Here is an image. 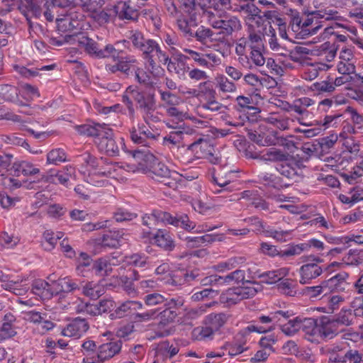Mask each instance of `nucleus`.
<instances>
[{
	"label": "nucleus",
	"mask_w": 363,
	"mask_h": 363,
	"mask_svg": "<svg viewBox=\"0 0 363 363\" xmlns=\"http://www.w3.org/2000/svg\"><path fill=\"white\" fill-rule=\"evenodd\" d=\"M67 160V155L62 148H56L50 150L47 155V162L49 164H59Z\"/></svg>",
	"instance_id": "57"
},
{
	"label": "nucleus",
	"mask_w": 363,
	"mask_h": 363,
	"mask_svg": "<svg viewBox=\"0 0 363 363\" xmlns=\"http://www.w3.org/2000/svg\"><path fill=\"white\" fill-rule=\"evenodd\" d=\"M316 337L332 339L339 333V326L332 318L326 316L320 318L318 325Z\"/></svg>",
	"instance_id": "20"
},
{
	"label": "nucleus",
	"mask_w": 363,
	"mask_h": 363,
	"mask_svg": "<svg viewBox=\"0 0 363 363\" xmlns=\"http://www.w3.org/2000/svg\"><path fill=\"white\" fill-rule=\"evenodd\" d=\"M150 170L155 175V179L165 185L173 187L176 184L172 178L174 175H177V172H172L164 163L157 161L151 165Z\"/></svg>",
	"instance_id": "17"
},
{
	"label": "nucleus",
	"mask_w": 363,
	"mask_h": 363,
	"mask_svg": "<svg viewBox=\"0 0 363 363\" xmlns=\"http://www.w3.org/2000/svg\"><path fill=\"white\" fill-rule=\"evenodd\" d=\"M158 92L160 94V99L162 103V106L164 109H167L169 107L179 105L181 99L177 95L172 94L169 91H163L162 89H159Z\"/></svg>",
	"instance_id": "49"
},
{
	"label": "nucleus",
	"mask_w": 363,
	"mask_h": 363,
	"mask_svg": "<svg viewBox=\"0 0 363 363\" xmlns=\"http://www.w3.org/2000/svg\"><path fill=\"white\" fill-rule=\"evenodd\" d=\"M143 308V303L137 301H125L121 303L110 314L111 319L122 318Z\"/></svg>",
	"instance_id": "21"
},
{
	"label": "nucleus",
	"mask_w": 363,
	"mask_h": 363,
	"mask_svg": "<svg viewBox=\"0 0 363 363\" xmlns=\"http://www.w3.org/2000/svg\"><path fill=\"white\" fill-rule=\"evenodd\" d=\"M338 136L336 134H332L329 136L323 138L320 141L317 142L320 145V152L321 157L328 153L329 150L333 148L337 141Z\"/></svg>",
	"instance_id": "56"
},
{
	"label": "nucleus",
	"mask_w": 363,
	"mask_h": 363,
	"mask_svg": "<svg viewBox=\"0 0 363 363\" xmlns=\"http://www.w3.org/2000/svg\"><path fill=\"white\" fill-rule=\"evenodd\" d=\"M342 263L347 266H359L363 264V250H350L342 257Z\"/></svg>",
	"instance_id": "43"
},
{
	"label": "nucleus",
	"mask_w": 363,
	"mask_h": 363,
	"mask_svg": "<svg viewBox=\"0 0 363 363\" xmlns=\"http://www.w3.org/2000/svg\"><path fill=\"white\" fill-rule=\"evenodd\" d=\"M213 152H215L213 147L203 138L198 139L189 145L186 149V153L193 155L195 159L206 158L211 163L216 164L219 162V158L215 156Z\"/></svg>",
	"instance_id": "8"
},
{
	"label": "nucleus",
	"mask_w": 363,
	"mask_h": 363,
	"mask_svg": "<svg viewBox=\"0 0 363 363\" xmlns=\"http://www.w3.org/2000/svg\"><path fill=\"white\" fill-rule=\"evenodd\" d=\"M225 313H211L206 317L205 324L208 325L215 332L220 330L228 320Z\"/></svg>",
	"instance_id": "36"
},
{
	"label": "nucleus",
	"mask_w": 363,
	"mask_h": 363,
	"mask_svg": "<svg viewBox=\"0 0 363 363\" xmlns=\"http://www.w3.org/2000/svg\"><path fill=\"white\" fill-rule=\"evenodd\" d=\"M89 329V324L84 318L79 317L74 318L67 327L62 330L64 336L79 338Z\"/></svg>",
	"instance_id": "25"
},
{
	"label": "nucleus",
	"mask_w": 363,
	"mask_h": 363,
	"mask_svg": "<svg viewBox=\"0 0 363 363\" xmlns=\"http://www.w3.org/2000/svg\"><path fill=\"white\" fill-rule=\"evenodd\" d=\"M167 116L172 118V123L174 125H179V123L183 122L189 118L186 111L179 108V106H174L165 109Z\"/></svg>",
	"instance_id": "41"
},
{
	"label": "nucleus",
	"mask_w": 363,
	"mask_h": 363,
	"mask_svg": "<svg viewBox=\"0 0 363 363\" xmlns=\"http://www.w3.org/2000/svg\"><path fill=\"white\" fill-rule=\"evenodd\" d=\"M216 332L208 325L198 327L193 331V335L199 340H209L213 337Z\"/></svg>",
	"instance_id": "61"
},
{
	"label": "nucleus",
	"mask_w": 363,
	"mask_h": 363,
	"mask_svg": "<svg viewBox=\"0 0 363 363\" xmlns=\"http://www.w3.org/2000/svg\"><path fill=\"white\" fill-rule=\"evenodd\" d=\"M208 21L213 28L220 30V33L224 35H230L234 32L241 29V23L239 18L225 12H222L218 15L211 11L207 12Z\"/></svg>",
	"instance_id": "5"
},
{
	"label": "nucleus",
	"mask_w": 363,
	"mask_h": 363,
	"mask_svg": "<svg viewBox=\"0 0 363 363\" xmlns=\"http://www.w3.org/2000/svg\"><path fill=\"white\" fill-rule=\"evenodd\" d=\"M74 175L75 169L72 166L69 165L65 167L62 170L59 171L55 174V178L60 184L67 186L70 178L74 177Z\"/></svg>",
	"instance_id": "60"
},
{
	"label": "nucleus",
	"mask_w": 363,
	"mask_h": 363,
	"mask_svg": "<svg viewBox=\"0 0 363 363\" xmlns=\"http://www.w3.org/2000/svg\"><path fill=\"white\" fill-rule=\"evenodd\" d=\"M199 16L200 14L195 8L184 10L183 13L178 17L177 20V26L186 37H187V35L191 34L192 28L199 25Z\"/></svg>",
	"instance_id": "11"
},
{
	"label": "nucleus",
	"mask_w": 363,
	"mask_h": 363,
	"mask_svg": "<svg viewBox=\"0 0 363 363\" xmlns=\"http://www.w3.org/2000/svg\"><path fill=\"white\" fill-rule=\"evenodd\" d=\"M117 15L122 20H135L138 18V12L133 9L128 2L123 1L117 8Z\"/></svg>",
	"instance_id": "45"
},
{
	"label": "nucleus",
	"mask_w": 363,
	"mask_h": 363,
	"mask_svg": "<svg viewBox=\"0 0 363 363\" xmlns=\"http://www.w3.org/2000/svg\"><path fill=\"white\" fill-rule=\"evenodd\" d=\"M246 283L250 285L229 289L222 294L220 301L228 306L234 305L241 300L252 298L262 289V286L258 282L246 281Z\"/></svg>",
	"instance_id": "4"
},
{
	"label": "nucleus",
	"mask_w": 363,
	"mask_h": 363,
	"mask_svg": "<svg viewBox=\"0 0 363 363\" xmlns=\"http://www.w3.org/2000/svg\"><path fill=\"white\" fill-rule=\"evenodd\" d=\"M156 309H150L143 312L136 311L133 316V320L135 323H142L149 322L156 319Z\"/></svg>",
	"instance_id": "59"
},
{
	"label": "nucleus",
	"mask_w": 363,
	"mask_h": 363,
	"mask_svg": "<svg viewBox=\"0 0 363 363\" xmlns=\"http://www.w3.org/2000/svg\"><path fill=\"white\" fill-rule=\"evenodd\" d=\"M154 239L157 246L167 251H172L175 247L174 240L167 230L159 229L154 235Z\"/></svg>",
	"instance_id": "30"
},
{
	"label": "nucleus",
	"mask_w": 363,
	"mask_h": 363,
	"mask_svg": "<svg viewBox=\"0 0 363 363\" xmlns=\"http://www.w3.org/2000/svg\"><path fill=\"white\" fill-rule=\"evenodd\" d=\"M249 138L259 146L284 145L286 141L278 135L277 131L264 125H259L257 130L249 133Z\"/></svg>",
	"instance_id": "6"
},
{
	"label": "nucleus",
	"mask_w": 363,
	"mask_h": 363,
	"mask_svg": "<svg viewBox=\"0 0 363 363\" xmlns=\"http://www.w3.org/2000/svg\"><path fill=\"white\" fill-rule=\"evenodd\" d=\"M345 301V298L340 295H330L327 297V305L325 312L333 313L337 310L340 305Z\"/></svg>",
	"instance_id": "62"
},
{
	"label": "nucleus",
	"mask_w": 363,
	"mask_h": 363,
	"mask_svg": "<svg viewBox=\"0 0 363 363\" xmlns=\"http://www.w3.org/2000/svg\"><path fill=\"white\" fill-rule=\"evenodd\" d=\"M235 173L236 172L228 170L227 172H220L217 176H213V182L217 186H215L213 192L220 194L231 191L233 188L229 185L235 179Z\"/></svg>",
	"instance_id": "23"
},
{
	"label": "nucleus",
	"mask_w": 363,
	"mask_h": 363,
	"mask_svg": "<svg viewBox=\"0 0 363 363\" xmlns=\"http://www.w3.org/2000/svg\"><path fill=\"white\" fill-rule=\"evenodd\" d=\"M75 0H45L44 17L50 22H52L55 16L58 14V9H75Z\"/></svg>",
	"instance_id": "16"
},
{
	"label": "nucleus",
	"mask_w": 363,
	"mask_h": 363,
	"mask_svg": "<svg viewBox=\"0 0 363 363\" xmlns=\"http://www.w3.org/2000/svg\"><path fill=\"white\" fill-rule=\"evenodd\" d=\"M216 87L222 93H233L237 89L235 84L224 75L216 78Z\"/></svg>",
	"instance_id": "51"
},
{
	"label": "nucleus",
	"mask_w": 363,
	"mask_h": 363,
	"mask_svg": "<svg viewBox=\"0 0 363 363\" xmlns=\"http://www.w3.org/2000/svg\"><path fill=\"white\" fill-rule=\"evenodd\" d=\"M287 152L279 149L269 148L260 155V160L280 163L286 157H287Z\"/></svg>",
	"instance_id": "42"
},
{
	"label": "nucleus",
	"mask_w": 363,
	"mask_h": 363,
	"mask_svg": "<svg viewBox=\"0 0 363 363\" xmlns=\"http://www.w3.org/2000/svg\"><path fill=\"white\" fill-rule=\"evenodd\" d=\"M281 330L287 336H292L299 331V317L289 320L280 325Z\"/></svg>",
	"instance_id": "63"
},
{
	"label": "nucleus",
	"mask_w": 363,
	"mask_h": 363,
	"mask_svg": "<svg viewBox=\"0 0 363 363\" xmlns=\"http://www.w3.org/2000/svg\"><path fill=\"white\" fill-rule=\"evenodd\" d=\"M159 135L158 133L151 130L144 124H138L130 130V137L133 143L143 147H150L151 143Z\"/></svg>",
	"instance_id": "10"
},
{
	"label": "nucleus",
	"mask_w": 363,
	"mask_h": 363,
	"mask_svg": "<svg viewBox=\"0 0 363 363\" xmlns=\"http://www.w3.org/2000/svg\"><path fill=\"white\" fill-rule=\"evenodd\" d=\"M349 274L345 272H341L331 278L325 280V284L328 289V293L330 294L332 292H344L350 286L347 282Z\"/></svg>",
	"instance_id": "22"
},
{
	"label": "nucleus",
	"mask_w": 363,
	"mask_h": 363,
	"mask_svg": "<svg viewBox=\"0 0 363 363\" xmlns=\"http://www.w3.org/2000/svg\"><path fill=\"white\" fill-rule=\"evenodd\" d=\"M354 316L351 309L342 308L333 319L338 326L339 325L350 326L353 323Z\"/></svg>",
	"instance_id": "47"
},
{
	"label": "nucleus",
	"mask_w": 363,
	"mask_h": 363,
	"mask_svg": "<svg viewBox=\"0 0 363 363\" xmlns=\"http://www.w3.org/2000/svg\"><path fill=\"white\" fill-rule=\"evenodd\" d=\"M244 271L236 269L225 277H220L217 275H211L209 277H206L201 280V283L202 284V285L223 283L230 284L233 281H234L235 283H239L240 281H244Z\"/></svg>",
	"instance_id": "19"
},
{
	"label": "nucleus",
	"mask_w": 363,
	"mask_h": 363,
	"mask_svg": "<svg viewBox=\"0 0 363 363\" xmlns=\"http://www.w3.org/2000/svg\"><path fill=\"white\" fill-rule=\"evenodd\" d=\"M129 44L126 40L117 41L114 44H107L100 49L99 58H111L113 61L119 60L126 55L124 48Z\"/></svg>",
	"instance_id": "14"
},
{
	"label": "nucleus",
	"mask_w": 363,
	"mask_h": 363,
	"mask_svg": "<svg viewBox=\"0 0 363 363\" xmlns=\"http://www.w3.org/2000/svg\"><path fill=\"white\" fill-rule=\"evenodd\" d=\"M264 121L272 125L281 130H286L289 128L290 123L293 122L294 119H291L285 114L273 112L270 113L266 118H264Z\"/></svg>",
	"instance_id": "28"
},
{
	"label": "nucleus",
	"mask_w": 363,
	"mask_h": 363,
	"mask_svg": "<svg viewBox=\"0 0 363 363\" xmlns=\"http://www.w3.org/2000/svg\"><path fill=\"white\" fill-rule=\"evenodd\" d=\"M55 284L56 288L58 289V293L60 291L65 293L73 292L76 290H79L81 288L79 281L69 277L59 279L57 281H55Z\"/></svg>",
	"instance_id": "40"
},
{
	"label": "nucleus",
	"mask_w": 363,
	"mask_h": 363,
	"mask_svg": "<svg viewBox=\"0 0 363 363\" xmlns=\"http://www.w3.org/2000/svg\"><path fill=\"white\" fill-rule=\"evenodd\" d=\"M121 347L122 342L121 340H113L101 345L98 347L96 356L90 358L91 363H101L112 358L121 350Z\"/></svg>",
	"instance_id": "12"
},
{
	"label": "nucleus",
	"mask_w": 363,
	"mask_h": 363,
	"mask_svg": "<svg viewBox=\"0 0 363 363\" xmlns=\"http://www.w3.org/2000/svg\"><path fill=\"white\" fill-rule=\"evenodd\" d=\"M199 277L197 270L187 271L184 269H177L169 274L165 283L171 286H182L184 284H190L196 280Z\"/></svg>",
	"instance_id": "15"
},
{
	"label": "nucleus",
	"mask_w": 363,
	"mask_h": 363,
	"mask_svg": "<svg viewBox=\"0 0 363 363\" xmlns=\"http://www.w3.org/2000/svg\"><path fill=\"white\" fill-rule=\"evenodd\" d=\"M318 323L312 318L299 317V330L312 337H316Z\"/></svg>",
	"instance_id": "35"
},
{
	"label": "nucleus",
	"mask_w": 363,
	"mask_h": 363,
	"mask_svg": "<svg viewBox=\"0 0 363 363\" xmlns=\"http://www.w3.org/2000/svg\"><path fill=\"white\" fill-rule=\"evenodd\" d=\"M286 106L288 108H284L285 111L288 112L294 111L298 115V116L296 118L298 122L301 125H305L306 123H303V120L308 116L309 111L303 108V107L298 103L296 99L291 104L286 102Z\"/></svg>",
	"instance_id": "55"
},
{
	"label": "nucleus",
	"mask_w": 363,
	"mask_h": 363,
	"mask_svg": "<svg viewBox=\"0 0 363 363\" xmlns=\"http://www.w3.org/2000/svg\"><path fill=\"white\" fill-rule=\"evenodd\" d=\"M1 94L6 101H11L16 104L18 106L22 108H26V110H21V113H26L27 115L32 114V109L30 106L27 103H23V101L18 98L19 90L17 87L11 85L6 84L2 86L1 90Z\"/></svg>",
	"instance_id": "18"
},
{
	"label": "nucleus",
	"mask_w": 363,
	"mask_h": 363,
	"mask_svg": "<svg viewBox=\"0 0 363 363\" xmlns=\"http://www.w3.org/2000/svg\"><path fill=\"white\" fill-rule=\"evenodd\" d=\"M54 20H55L57 23V27L59 31L67 32L76 29L75 27H72V21L66 12L65 13L56 14Z\"/></svg>",
	"instance_id": "52"
},
{
	"label": "nucleus",
	"mask_w": 363,
	"mask_h": 363,
	"mask_svg": "<svg viewBox=\"0 0 363 363\" xmlns=\"http://www.w3.org/2000/svg\"><path fill=\"white\" fill-rule=\"evenodd\" d=\"M155 309L157 314L156 319H159V327H164L174 322V319L178 315V313L175 310L164 308L162 311H160V308H159Z\"/></svg>",
	"instance_id": "39"
},
{
	"label": "nucleus",
	"mask_w": 363,
	"mask_h": 363,
	"mask_svg": "<svg viewBox=\"0 0 363 363\" xmlns=\"http://www.w3.org/2000/svg\"><path fill=\"white\" fill-rule=\"evenodd\" d=\"M113 265L108 257H101L94 261L91 267L96 275L105 277L111 273Z\"/></svg>",
	"instance_id": "31"
},
{
	"label": "nucleus",
	"mask_w": 363,
	"mask_h": 363,
	"mask_svg": "<svg viewBox=\"0 0 363 363\" xmlns=\"http://www.w3.org/2000/svg\"><path fill=\"white\" fill-rule=\"evenodd\" d=\"M213 34V32L210 28L201 26L195 32L192 30L191 34L187 35V37L195 38L196 40L204 44L212 38Z\"/></svg>",
	"instance_id": "58"
},
{
	"label": "nucleus",
	"mask_w": 363,
	"mask_h": 363,
	"mask_svg": "<svg viewBox=\"0 0 363 363\" xmlns=\"http://www.w3.org/2000/svg\"><path fill=\"white\" fill-rule=\"evenodd\" d=\"M167 125L169 128H172L176 129L175 130L171 131L164 138V144H167V143L172 144L174 145L180 143V142L183 140L184 136V128L182 125H174L171 124L169 122L167 123Z\"/></svg>",
	"instance_id": "37"
},
{
	"label": "nucleus",
	"mask_w": 363,
	"mask_h": 363,
	"mask_svg": "<svg viewBox=\"0 0 363 363\" xmlns=\"http://www.w3.org/2000/svg\"><path fill=\"white\" fill-rule=\"evenodd\" d=\"M304 294L310 298L326 297L329 295L328 289L324 281L319 285L306 287Z\"/></svg>",
	"instance_id": "50"
},
{
	"label": "nucleus",
	"mask_w": 363,
	"mask_h": 363,
	"mask_svg": "<svg viewBox=\"0 0 363 363\" xmlns=\"http://www.w3.org/2000/svg\"><path fill=\"white\" fill-rule=\"evenodd\" d=\"M77 130L80 134L94 137V142L99 151L109 157L118 156L119 145H125L123 138H120L118 142L116 140L112 130L106 124H84L78 126Z\"/></svg>",
	"instance_id": "1"
},
{
	"label": "nucleus",
	"mask_w": 363,
	"mask_h": 363,
	"mask_svg": "<svg viewBox=\"0 0 363 363\" xmlns=\"http://www.w3.org/2000/svg\"><path fill=\"white\" fill-rule=\"evenodd\" d=\"M82 288L83 294L91 299L99 298L105 292L103 285L94 281L86 283Z\"/></svg>",
	"instance_id": "33"
},
{
	"label": "nucleus",
	"mask_w": 363,
	"mask_h": 363,
	"mask_svg": "<svg viewBox=\"0 0 363 363\" xmlns=\"http://www.w3.org/2000/svg\"><path fill=\"white\" fill-rule=\"evenodd\" d=\"M133 157L140 163L144 164L151 168L152 164H155L158 160L149 150L138 149L133 152Z\"/></svg>",
	"instance_id": "34"
},
{
	"label": "nucleus",
	"mask_w": 363,
	"mask_h": 363,
	"mask_svg": "<svg viewBox=\"0 0 363 363\" xmlns=\"http://www.w3.org/2000/svg\"><path fill=\"white\" fill-rule=\"evenodd\" d=\"M184 54L179 55V60H193L197 65L211 69L212 65L205 58V53L199 52L190 48H184Z\"/></svg>",
	"instance_id": "27"
},
{
	"label": "nucleus",
	"mask_w": 363,
	"mask_h": 363,
	"mask_svg": "<svg viewBox=\"0 0 363 363\" xmlns=\"http://www.w3.org/2000/svg\"><path fill=\"white\" fill-rule=\"evenodd\" d=\"M19 94L25 99L26 101H23V103H27L28 105L30 101L40 96L38 89L28 84L21 86Z\"/></svg>",
	"instance_id": "54"
},
{
	"label": "nucleus",
	"mask_w": 363,
	"mask_h": 363,
	"mask_svg": "<svg viewBox=\"0 0 363 363\" xmlns=\"http://www.w3.org/2000/svg\"><path fill=\"white\" fill-rule=\"evenodd\" d=\"M237 104L235 108L240 112H245L252 111V114H255L260 112L258 107L255 106L253 101L251 97L238 96L236 98Z\"/></svg>",
	"instance_id": "38"
},
{
	"label": "nucleus",
	"mask_w": 363,
	"mask_h": 363,
	"mask_svg": "<svg viewBox=\"0 0 363 363\" xmlns=\"http://www.w3.org/2000/svg\"><path fill=\"white\" fill-rule=\"evenodd\" d=\"M202 6L214 9L218 14L230 8V0H201Z\"/></svg>",
	"instance_id": "46"
},
{
	"label": "nucleus",
	"mask_w": 363,
	"mask_h": 363,
	"mask_svg": "<svg viewBox=\"0 0 363 363\" xmlns=\"http://www.w3.org/2000/svg\"><path fill=\"white\" fill-rule=\"evenodd\" d=\"M329 67L326 64H312L304 69L302 77L306 80L312 81L319 75L320 71L326 70Z\"/></svg>",
	"instance_id": "44"
},
{
	"label": "nucleus",
	"mask_w": 363,
	"mask_h": 363,
	"mask_svg": "<svg viewBox=\"0 0 363 363\" xmlns=\"http://www.w3.org/2000/svg\"><path fill=\"white\" fill-rule=\"evenodd\" d=\"M303 167L301 160L288 153L287 157L281 162L277 164L276 169L283 177L290 180H294L299 177L298 171H301Z\"/></svg>",
	"instance_id": "9"
},
{
	"label": "nucleus",
	"mask_w": 363,
	"mask_h": 363,
	"mask_svg": "<svg viewBox=\"0 0 363 363\" xmlns=\"http://www.w3.org/2000/svg\"><path fill=\"white\" fill-rule=\"evenodd\" d=\"M259 181L264 185L272 186L275 189H279L286 185L282 184V179L281 177L269 173H262L259 175Z\"/></svg>",
	"instance_id": "48"
},
{
	"label": "nucleus",
	"mask_w": 363,
	"mask_h": 363,
	"mask_svg": "<svg viewBox=\"0 0 363 363\" xmlns=\"http://www.w3.org/2000/svg\"><path fill=\"white\" fill-rule=\"evenodd\" d=\"M157 43H158L156 40L147 38L139 49V50L142 52L143 57L145 60L155 57L154 50Z\"/></svg>",
	"instance_id": "64"
},
{
	"label": "nucleus",
	"mask_w": 363,
	"mask_h": 363,
	"mask_svg": "<svg viewBox=\"0 0 363 363\" xmlns=\"http://www.w3.org/2000/svg\"><path fill=\"white\" fill-rule=\"evenodd\" d=\"M55 65L42 66L37 68H28L23 65H13L14 70L19 74L21 77L31 79L38 75L39 71H49L54 69Z\"/></svg>",
	"instance_id": "32"
},
{
	"label": "nucleus",
	"mask_w": 363,
	"mask_h": 363,
	"mask_svg": "<svg viewBox=\"0 0 363 363\" xmlns=\"http://www.w3.org/2000/svg\"><path fill=\"white\" fill-rule=\"evenodd\" d=\"M127 94L131 96L137 104L138 109L142 113L145 121L153 116L156 109V99L154 91H147L135 86H129Z\"/></svg>",
	"instance_id": "3"
},
{
	"label": "nucleus",
	"mask_w": 363,
	"mask_h": 363,
	"mask_svg": "<svg viewBox=\"0 0 363 363\" xmlns=\"http://www.w3.org/2000/svg\"><path fill=\"white\" fill-rule=\"evenodd\" d=\"M185 240L188 247L195 248L201 247L203 244L212 242L215 238L212 235L206 234L199 237H186Z\"/></svg>",
	"instance_id": "53"
},
{
	"label": "nucleus",
	"mask_w": 363,
	"mask_h": 363,
	"mask_svg": "<svg viewBox=\"0 0 363 363\" xmlns=\"http://www.w3.org/2000/svg\"><path fill=\"white\" fill-rule=\"evenodd\" d=\"M159 222H166L176 227H180L187 231H191L196 228V223L190 220L186 213H176L172 215L169 213L155 210L150 214H145L143 217V224L151 228Z\"/></svg>",
	"instance_id": "2"
},
{
	"label": "nucleus",
	"mask_w": 363,
	"mask_h": 363,
	"mask_svg": "<svg viewBox=\"0 0 363 363\" xmlns=\"http://www.w3.org/2000/svg\"><path fill=\"white\" fill-rule=\"evenodd\" d=\"M32 291L43 298L48 299L54 294H58V289L56 288L55 281L49 284L44 280L38 279L34 281L32 284Z\"/></svg>",
	"instance_id": "24"
},
{
	"label": "nucleus",
	"mask_w": 363,
	"mask_h": 363,
	"mask_svg": "<svg viewBox=\"0 0 363 363\" xmlns=\"http://www.w3.org/2000/svg\"><path fill=\"white\" fill-rule=\"evenodd\" d=\"M301 259L306 264L299 269V281L302 284H306L322 274L323 269L318 264L322 263L323 260L315 255L303 256Z\"/></svg>",
	"instance_id": "7"
},
{
	"label": "nucleus",
	"mask_w": 363,
	"mask_h": 363,
	"mask_svg": "<svg viewBox=\"0 0 363 363\" xmlns=\"http://www.w3.org/2000/svg\"><path fill=\"white\" fill-rule=\"evenodd\" d=\"M125 236L126 235L123 230L110 231L103 236L101 244L105 247L116 248L121 245L123 240H125Z\"/></svg>",
	"instance_id": "29"
},
{
	"label": "nucleus",
	"mask_w": 363,
	"mask_h": 363,
	"mask_svg": "<svg viewBox=\"0 0 363 363\" xmlns=\"http://www.w3.org/2000/svg\"><path fill=\"white\" fill-rule=\"evenodd\" d=\"M323 16L320 14V11L311 13V16H308L306 19L302 20L301 33L304 35H314L322 28L319 23L318 19L323 18Z\"/></svg>",
	"instance_id": "26"
},
{
	"label": "nucleus",
	"mask_w": 363,
	"mask_h": 363,
	"mask_svg": "<svg viewBox=\"0 0 363 363\" xmlns=\"http://www.w3.org/2000/svg\"><path fill=\"white\" fill-rule=\"evenodd\" d=\"M45 0H23L19 11L30 22V19L44 16Z\"/></svg>",
	"instance_id": "13"
}]
</instances>
